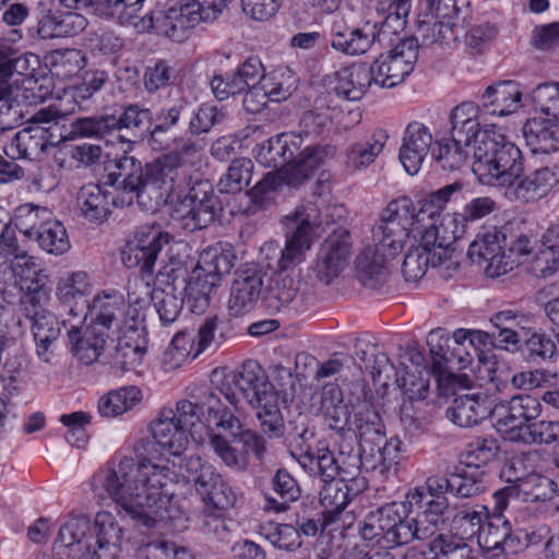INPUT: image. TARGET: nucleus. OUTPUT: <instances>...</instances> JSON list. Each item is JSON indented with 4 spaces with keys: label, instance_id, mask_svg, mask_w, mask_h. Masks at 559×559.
<instances>
[{
    "label": "nucleus",
    "instance_id": "49530a36",
    "mask_svg": "<svg viewBox=\"0 0 559 559\" xmlns=\"http://www.w3.org/2000/svg\"><path fill=\"white\" fill-rule=\"evenodd\" d=\"M391 503L369 511L359 523L361 538L372 547L385 549L388 526L390 524Z\"/></svg>",
    "mask_w": 559,
    "mask_h": 559
},
{
    "label": "nucleus",
    "instance_id": "393cba45",
    "mask_svg": "<svg viewBox=\"0 0 559 559\" xmlns=\"http://www.w3.org/2000/svg\"><path fill=\"white\" fill-rule=\"evenodd\" d=\"M432 134L421 122H409L404 131L399 158L409 175H416L428 155Z\"/></svg>",
    "mask_w": 559,
    "mask_h": 559
},
{
    "label": "nucleus",
    "instance_id": "bf43d9fd",
    "mask_svg": "<svg viewBox=\"0 0 559 559\" xmlns=\"http://www.w3.org/2000/svg\"><path fill=\"white\" fill-rule=\"evenodd\" d=\"M116 355L115 360L122 368H134L142 361L145 354V336L144 332L139 335L131 333H121L115 337Z\"/></svg>",
    "mask_w": 559,
    "mask_h": 559
},
{
    "label": "nucleus",
    "instance_id": "4c0bfd02",
    "mask_svg": "<svg viewBox=\"0 0 559 559\" xmlns=\"http://www.w3.org/2000/svg\"><path fill=\"white\" fill-rule=\"evenodd\" d=\"M217 411L215 426L222 431L228 432L233 440L241 442L246 452H252L258 459H261L265 452L263 438L249 429H243L233 411L224 406L222 402Z\"/></svg>",
    "mask_w": 559,
    "mask_h": 559
},
{
    "label": "nucleus",
    "instance_id": "e2e57ef3",
    "mask_svg": "<svg viewBox=\"0 0 559 559\" xmlns=\"http://www.w3.org/2000/svg\"><path fill=\"white\" fill-rule=\"evenodd\" d=\"M253 163L250 158H236L227 171L221 177L217 187L223 193H238L247 188L251 181Z\"/></svg>",
    "mask_w": 559,
    "mask_h": 559
},
{
    "label": "nucleus",
    "instance_id": "6e6d98bb",
    "mask_svg": "<svg viewBox=\"0 0 559 559\" xmlns=\"http://www.w3.org/2000/svg\"><path fill=\"white\" fill-rule=\"evenodd\" d=\"M52 218V213L47 209L32 203L19 205L11 216V223L29 239H34L37 231Z\"/></svg>",
    "mask_w": 559,
    "mask_h": 559
},
{
    "label": "nucleus",
    "instance_id": "3c124183",
    "mask_svg": "<svg viewBox=\"0 0 559 559\" xmlns=\"http://www.w3.org/2000/svg\"><path fill=\"white\" fill-rule=\"evenodd\" d=\"M273 490L276 496H267L263 509L276 513L287 510L290 502L300 496V489L295 478L285 469H278L272 479Z\"/></svg>",
    "mask_w": 559,
    "mask_h": 559
},
{
    "label": "nucleus",
    "instance_id": "f3484780",
    "mask_svg": "<svg viewBox=\"0 0 559 559\" xmlns=\"http://www.w3.org/2000/svg\"><path fill=\"white\" fill-rule=\"evenodd\" d=\"M507 231L504 228H492L478 234L469 245L467 254L475 263H487L489 276H499L510 272L512 262L506 261Z\"/></svg>",
    "mask_w": 559,
    "mask_h": 559
},
{
    "label": "nucleus",
    "instance_id": "79ce46f5",
    "mask_svg": "<svg viewBox=\"0 0 559 559\" xmlns=\"http://www.w3.org/2000/svg\"><path fill=\"white\" fill-rule=\"evenodd\" d=\"M152 112L147 108H141L139 105L131 104L123 107L122 112L116 116L115 131L127 130L132 133L133 140L126 139L119 135L122 142H127L128 150H131L133 144L144 136L150 135L151 132Z\"/></svg>",
    "mask_w": 559,
    "mask_h": 559
},
{
    "label": "nucleus",
    "instance_id": "39448f33",
    "mask_svg": "<svg viewBox=\"0 0 559 559\" xmlns=\"http://www.w3.org/2000/svg\"><path fill=\"white\" fill-rule=\"evenodd\" d=\"M301 134H278L258 146L257 160L265 167L295 174L296 177L287 178V182L292 187H297L310 176L312 170L321 166L325 158L335 153L333 146L307 145L301 148Z\"/></svg>",
    "mask_w": 559,
    "mask_h": 559
},
{
    "label": "nucleus",
    "instance_id": "4be33fe9",
    "mask_svg": "<svg viewBox=\"0 0 559 559\" xmlns=\"http://www.w3.org/2000/svg\"><path fill=\"white\" fill-rule=\"evenodd\" d=\"M386 528L389 532L384 550L409 544L414 539H427L435 534L432 526L425 525L419 515L408 516L407 507L403 502H391L390 524Z\"/></svg>",
    "mask_w": 559,
    "mask_h": 559
},
{
    "label": "nucleus",
    "instance_id": "a18cd8bd",
    "mask_svg": "<svg viewBox=\"0 0 559 559\" xmlns=\"http://www.w3.org/2000/svg\"><path fill=\"white\" fill-rule=\"evenodd\" d=\"M359 437L360 444H379L384 438V426L378 412L364 404L354 414V419L347 425Z\"/></svg>",
    "mask_w": 559,
    "mask_h": 559
},
{
    "label": "nucleus",
    "instance_id": "5fc2aeb1",
    "mask_svg": "<svg viewBox=\"0 0 559 559\" xmlns=\"http://www.w3.org/2000/svg\"><path fill=\"white\" fill-rule=\"evenodd\" d=\"M141 400L139 388L123 386L100 397L97 409L102 417H116L133 408Z\"/></svg>",
    "mask_w": 559,
    "mask_h": 559
},
{
    "label": "nucleus",
    "instance_id": "c756f323",
    "mask_svg": "<svg viewBox=\"0 0 559 559\" xmlns=\"http://www.w3.org/2000/svg\"><path fill=\"white\" fill-rule=\"evenodd\" d=\"M522 96L523 90L519 82L499 81L484 91L483 107L492 116L506 117L522 107Z\"/></svg>",
    "mask_w": 559,
    "mask_h": 559
},
{
    "label": "nucleus",
    "instance_id": "de8ad7c7",
    "mask_svg": "<svg viewBox=\"0 0 559 559\" xmlns=\"http://www.w3.org/2000/svg\"><path fill=\"white\" fill-rule=\"evenodd\" d=\"M22 37L21 28H12L7 37L0 36V76L10 78L13 73L25 74L28 71V58L13 47Z\"/></svg>",
    "mask_w": 559,
    "mask_h": 559
},
{
    "label": "nucleus",
    "instance_id": "f704fd0d",
    "mask_svg": "<svg viewBox=\"0 0 559 559\" xmlns=\"http://www.w3.org/2000/svg\"><path fill=\"white\" fill-rule=\"evenodd\" d=\"M177 270L165 267L159 270L156 278L160 284H166L168 289H157L153 295V305L159 316V320L164 325L174 323L180 314L182 305L186 302L183 297L175 295V284L178 275Z\"/></svg>",
    "mask_w": 559,
    "mask_h": 559
},
{
    "label": "nucleus",
    "instance_id": "5701e85b",
    "mask_svg": "<svg viewBox=\"0 0 559 559\" xmlns=\"http://www.w3.org/2000/svg\"><path fill=\"white\" fill-rule=\"evenodd\" d=\"M57 544L69 549L71 559H97L93 523L85 515L67 520L59 528Z\"/></svg>",
    "mask_w": 559,
    "mask_h": 559
},
{
    "label": "nucleus",
    "instance_id": "37998d69",
    "mask_svg": "<svg viewBox=\"0 0 559 559\" xmlns=\"http://www.w3.org/2000/svg\"><path fill=\"white\" fill-rule=\"evenodd\" d=\"M320 412L332 429L344 430L349 424L350 407L344 401L342 390L335 384L323 388Z\"/></svg>",
    "mask_w": 559,
    "mask_h": 559
},
{
    "label": "nucleus",
    "instance_id": "c9c22d12",
    "mask_svg": "<svg viewBox=\"0 0 559 559\" xmlns=\"http://www.w3.org/2000/svg\"><path fill=\"white\" fill-rule=\"evenodd\" d=\"M372 85L370 70L365 63L343 68L334 73V93L346 100L361 99Z\"/></svg>",
    "mask_w": 559,
    "mask_h": 559
},
{
    "label": "nucleus",
    "instance_id": "2eb2a0df",
    "mask_svg": "<svg viewBox=\"0 0 559 559\" xmlns=\"http://www.w3.org/2000/svg\"><path fill=\"white\" fill-rule=\"evenodd\" d=\"M33 124L17 131L4 151L12 159H39L49 146H55L64 138L57 123L46 126L33 116Z\"/></svg>",
    "mask_w": 559,
    "mask_h": 559
},
{
    "label": "nucleus",
    "instance_id": "20e7f679",
    "mask_svg": "<svg viewBox=\"0 0 559 559\" xmlns=\"http://www.w3.org/2000/svg\"><path fill=\"white\" fill-rule=\"evenodd\" d=\"M479 121L451 127L452 139L469 146L474 141L473 173L483 185L507 186L523 173L521 150L493 126L480 130Z\"/></svg>",
    "mask_w": 559,
    "mask_h": 559
},
{
    "label": "nucleus",
    "instance_id": "dca6fc26",
    "mask_svg": "<svg viewBox=\"0 0 559 559\" xmlns=\"http://www.w3.org/2000/svg\"><path fill=\"white\" fill-rule=\"evenodd\" d=\"M169 240V234L160 226H141L127 242L122 251V262L129 269L140 267L142 273L152 275L157 257Z\"/></svg>",
    "mask_w": 559,
    "mask_h": 559
},
{
    "label": "nucleus",
    "instance_id": "c85d7f7f",
    "mask_svg": "<svg viewBox=\"0 0 559 559\" xmlns=\"http://www.w3.org/2000/svg\"><path fill=\"white\" fill-rule=\"evenodd\" d=\"M78 324L76 321L69 319L70 350L82 364L91 365L99 358L107 342H112V335L106 334L93 325L81 331Z\"/></svg>",
    "mask_w": 559,
    "mask_h": 559
},
{
    "label": "nucleus",
    "instance_id": "423d86ee",
    "mask_svg": "<svg viewBox=\"0 0 559 559\" xmlns=\"http://www.w3.org/2000/svg\"><path fill=\"white\" fill-rule=\"evenodd\" d=\"M235 260L230 250L221 248H209L201 253L189 280H182L186 283L183 299L192 312L201 314L209 308L213 293L222 277L231 271Z\"/></svg>",
    "mask_w": 559,
    "mask_h": 559
},
{
    "label": "nucleus",
    "instance_id": "9d476101",
    "mask_svg": "<svg viewBox=\"0 0 559 559\" xmlns=\"http://www.w3.org/2000/svg\"><path fill=\"white\" fill-rule=\"evenodd\" d=\"M461 189L462 185L460 183L448 185L439 189L425 200L418 211L411 198L401 197L386 205L379 219L388 223H399V225L414 228L419 235H423L425 221L433 218L438 211L450 201L451 197L455 192H460Z\"/></svg>",
    "mask_w": 559,
    "mask_h": 559
},
{
    "label": "nucleus",
    "instance_id": "bb28decb",
    "mask_svg": "<svg viewBox=\"0 0 559 559\" xmlns=\"http://www.w3.org/2000/svg\"><path fill=\"white\" fill-rule=\"evenodd\" d=\"M106 169L108 171L106 185L134 193L136 199L142 198L145 188V169L141 160L128 155L124 151V154L110 163Z\"/></svg>",
    "mask_w": 559,
    "mask_h": 559
},
{
    "label": "nucleus",
    "instance_id": "c03bdc74",
    "mask_svg": "<svg viewBox=\"0 0 559 559\" xmlns=\"http://www.w3.org/2000/svg\"><path fill=\"white\" fill-rule=\"evenodd\" d=\"M433 260H438V257L433 255L432 245H426L423 235H420V243L412 247L404 258L402 273L405 280L408 282L418 281L426 274L429 266L437 269L441 277L450 278L451 276H445L443 274L445 271L437 265Z\"/></svg>",
    "mask_w": 559,
    "mask_h": 559
},
{
    "label": "nucleus",
    "instance_id": "a878e982",
    "mask_svg": "<svg viewBox=\"0 0 559 559\" xmlns=\"http://www.w3.org/2000/svg\"><path fill=\"white\" fill-rule=\"evenodd\" d=\"M388 138L384 131L377 130L349 142L342 155L345 169L350 174L368 169L383 152Z\"/></svg>",
    "mask_w": 559,
    "mask_h": 559
},
{
    "label": "nucleus",
    "instance_id": "69168bd1",
    "mask_svg": "<svg viewBox=\"0 0 559 559\" xmlns=\"http://www.w3.org/2000/svg\"><path fill=\"white\" fill-rule=\"evenodd\" d=\"M34 240L39 247L51 254H62L70 248L66 227L53 217L37 231Z\"/></svg>",
    "mask_w": 559,
    "mask_h": 559
},
{
    "label": "nucleus",
    "instance_id": "58836bf2",
    "mask_svg": "<svg viewBox=\"0 0 559 559\" xmlns=\"http://www.w3.org/2000/svg\"><path fill=\"white\" fill-rule=\"evenodd\" d=\"M393 258L388 255V251H381L377 245L365 248L356 261L358 278L361 284L369 288H376L384 283L389 275L388 262Z\"/></svg>",
    "mask_w": 559,
    "mask_h": 559
},
{
    "label": "nucleus",
    "instance_id": "2f4dec72",
    "mask_svg": "<svg viewBox=\"0 0 559 559\" xmlns=\"http://www.w3.org/2000/svg\"><path fill=\"white\" fill-rule=\"evenodd\" d=\"M490 415V402L483 394H463L453 399L447 408V417L454 425L469 428L480 424Z\"/></svg>",
    "mask_w": 559,
    "mask_h": 559
},
{
    "label": "nucleus",
    "instance_id": "13d9d810",
    "mask_svg": "<svg viewBox=\"0 0 559 559\" xmlns=\"http://www.w3.org/2000/svg\"><path fill=\"white\" fill-rule=\"evenodd\" d=\"M4 252H7L10 258L17 290L22 289V287H19L21 282H33L41 271L36 258L20 248L15 239H10L9 242H5Z\"/></svg>",
    "mask_w": 559,
    "mask_h": 559
},
{
    "label": "nucleus",
    "instance_id": "cd10ccee",
    "mask_svg": "<svg viewBox=\"0 0 559 559\" xmlns=\"http://www.w3.org/2000/svg\"><path fill=\"white\" fill-rule=\"evenodd\" d=\"M518 178L506 186L508 187L507 195L523 203H532L545 198L559 182L557 173L550 167L538 168L514 183Z\"/></svg>",
    "mask_w": 559,
    "mask_h": 559
},
{
    "label": "nucleus",
    "instance_id": "8fccbe9b",
    "mask_svg": "<svg viewBox=\"0 0 559 559\" xmlns=\"http://www.w3.org/2000/svg\"><path fill=\"white\" fill-rule=\"evenodd\" d=\"M372 233L379 249L381 251H388L389 257H396L404 248L409 236L414 234V237H416L418 234L414 228L381 219L374 225Z\"/></svg>",
    "mask_w": 559,
    "mask_h": 559
},
{
    "label": "nucleus",
    "instance_id": "aec40b11",
    "mask_svg": "<svg viewBox=\"0 0 559 559\" xmlns=\"http://www.w3.org/2000/svg\"><path fill=\"white\" fill-rule=\"evenodd\" d=\"M91 287L85 272L78 271L62 276L57 285L56 296L60 302L59 316L68 313L71 320L82 323L86 318Z\"/></svg>",
    "mask_w": 559,
    "mask_h": 559
},
{
    "label": "nucleus",
    "instance_id": "052dcab7",
    "mask_svg": "<svg viewBox=\"0 0 559 559\" xmlns=\"http://www.w3.org/2000/svg\"><path fill=\"white\" fill-rule=\"evenodd\" d=\"M503 511H496L493 507V515L487 520L483 532L477 542L478 546L486 552L492 555L500 552L504 539L509 534L510 522L502 516ZM493 558V556H491Z\"/></svg>",
    "mask_w": 559,
    "mask_h": 559
},
{
    "label": "nucleus",
    "instance_id": "864d4df0",
    "mask_svg": "<svg viewBox=\"0 0 559 559\" xmlns=\"http://www.w3.org/2000/svg\"><path fill=\"white\" fill-rule=\"evenodd\" d=\"M141 400L139 388L123 386L100 397L97 409L102 417H116L133 408Z\"/></svg>",
    "mask_w": 559,
    "mask_h": 559
},
{
    "label": "nucleus",
    "instance_id": "412c9836",
    "mask_svg": "<svg viewBox=\"0 0 559 559\" xmlns=\"http://www.w3.org/2000/svg\"><path fill=\"white\" fill-rule=\"evenodd\" d=\"M192 183V175L183 170L175 157L166 153L145 165V186L164 190L168 197L183 193Z\"/></svg>",
    "mask_w": 559,
    "mask_h": 559
},
{
    "label": "nucleus",
    "instance_id": "a19ab883",
    "mask_svg": "<svg viewBox=\"0 0 559 559\" xmlns=\"http://www.w3.org/2000/svg\"><path fill=\"white\" fill-rule=\"evenodd\" d=\"M88 105L75 85L68 86L57 94L56 99L49 106L35 112V120L39 122L57 123L58 120L76 110L87 109Z\"/></svg>",
    "mask_w": 559,
    "mask_h": 559
},
{
    "label": "nucleus",
    "instance_id": "6e6552de",
    "mask_svg": "<svg viewBox=\"0 0 559 559\" xmlns=\"http://www.w3.org/2000/svg\"><path fill=\"white\" fill-rule=\"evenodd\" d=\"M443 205L431 219L425 221L423 240L426 245H432L433 260L440 265L445 276H452L459 267V260L455 250L451 246L466 231L467 222L462 213H447L441 216Z\"/></svg>",
    "mask_w": 559,
    "mask_h": 559
},
{
    "label": "nucleus",
    "instance_id": "b1692460",
    "mask_svg": "<svg viewBox=\"0 0 559 559\" xmlns=\"http://www.w3.org/2000/svg\"><path fill=\"white\" fill-rule=\"evenodd\" d=\"M349 235L346 230L331 235L322 245L316 264L320 282L329 285L348 263L350 254Z\"/></svg>",
    "mask_w": 559,
    "mask_h": 559
},
{
    "label": "nucleus",
    "instance_id": "e433bc0d",
    "mask_svg": "<svg viewBox=\"0 0 559 559\" xmlns=\"http://www.w3.org/2000/svg\"><path fill=\"white\" fill-rule=\"evenodd\" d=\"M59 321L53 313L35 318L32 321V334L36 345V355L44 361L49 362L55 355L56 344L61 334V324L67 326L69 319Z\"/></svg>",
    "mask_w": 559,
    "mask_h": 559
},
{
    "label": "nucleus",
    "instance_id": "4468645a",
    "mask_svg": "<svg viewBox=\"0 0 559 559\" xmlns=\"http://www.w3.org/2000/svg\"><path fill=\"white\" fill-rule=\"evenodd\" d=\"M451 492L450 477L438 475L429 476L424 486L417 487L406 496L411 508H417L421 522L432 526L433 533L444 524V514L449 508L445 492Z\"/></svg>",
    "mask_w": 559,
    "mask_h": 559
},
{
    "label": "nucleus",
    "instance_id": "f257e3e1",
    "mask_svg": "<svg viewBox=\"0 0 559 559\" xmlns=\"http://www.w3.org/2000/svg\"><path fill=\"white\" fill-rule=\"evenodd\" d=\"M211 384L195 388L175 407L162 408L152 421L154 440L171 453L173 460L154 462L143 456L138 461L130 456L112 460L92 478L95 496L107 495L126 516L147 527L156 522L180 519L183 514L181 498L189 491V479L177 467L186 464L188 459H182L181 454L206 414L215 420L221 396L237 409L241 394L257 411L265 435L271 438L284 435L281 408L285 400L257 360L245 361L236 372L225 374L214 370Z\"/></svg>",
    "mask_w": 559,
    "mask_h": 559
},
{
    "label": "nucleus",
    "instance_id": "6ab92c4d",
    "mask_svg": "<svg viewBox=\"0 0 559 559\" xmlns=\"http://www.w3.org/2000/svg\"><path fill=\"white\" fill-rule=\"evenodd\" d=\"M263 289V275L254 267L238 270L233 280L228 311L233 317H243L258 305Z\"/></svg>",
    "mask_w": 559,
    "mask_h": 559
},
{
    "label": "nucleus",
    "instance_id": "1a4fd4ad",
    "mask_svg": "<svg viewBox=\"0 0 559 559\" xmlns=\"http://www.w3.org/2000/svg\"><path fill=\"white\" fill-rule=\"evenodd\" d=\"M393 41L391 32L379 22L366 21L349 26L343 20H335L331 27V46L347 56H361L372 48H384Z\"/></svg>",
    "mask_w": 559,
    "mask_h": 559
},
{
    "label": "nucleus",
    "instance_id": "7ed1b4c3",
    "mask_svg": "<svg viewBox=\"0 0 559 559\" xmlns=\"http://www.w3.org/2000/svg\"><path fill=\"white\" fill-rule=\"evenodd\" d=\"M144 2L145 0H99V12L121 25L133 24L139 32L154 31L181 43L198 24L215 22L226 8L227 0H192L152 12L133 22Z\"/></svg>",
    "mask_w": 559,
    "mask_h": 559
},
{
    "label": "nucleus",
    "instance_id": "0eeeda50",
    "mask_svg": "<svg viewBox=\"0 0 559 559\" xmlns=\"http://www.w3.org/2000/svg\"><path fill=\"white\" fill-rule=\"evenodd\" d=\"M536 110L547 117L528 119L523 126V136L533 153L559 151V82L536 86L531 94Z\"/></svg>",
    "mask_w": 559,
    "mask_h": 559
},
{
    "label": "nucleus",
    "instance_id": "ea45409f",
    "mask_svg": "<svg viewBox=\"0 0 559 559\" xmlns=\"http://www.w3.org/2000/svg\"><path fill=\"white\" fill-rule=\"evenodd\" d=\"M78 204L81 214L92 223H102L110 214V209L115 204L110 192L98 185H86L81 188Z\"/></svg>",
    "mask_w": 559,
    "mask_h": 559
},
{
    "label": "nucleus",
    "instance_id": "473e14b6",
    "mask_svg": "<svg viewBox=\"0 0 559 559\" xmlns=\"http://www.w3.org/2000/svg\"><path fill=\"white\" fill-rule=\"evenodd\" d=\"M93 535L97 559H117L123 536L122 528L112 513L100 511L93 523Z\"/></svg>",
    "mask_w": 559,
    "mask_h": 559
},
{
    "label": "nucleus",
    "instance_id": "7c9ffc66",
    "mask_svg": "<svg viewBox=\"0 0 559 559\" xmlns=\"http://www.w3.org/2000/svg\"><path fill=\"white\" fill-rule=\"evenodd\" d=\"M320 491V504L322 507L323 525L335 523L346 508L352 497L358 495L365 487H358L343 479L324 481Z\"/></svg>",
    "mask_w": 559,
    "mask_h": 559
},
{
    "label": "nucleus",
    "instance_id": "9b49d317",
    "mask_svg": "<svg viewBox=\"0 0 559 559\" xmlns=\"http://www.w3.org/2000/svg\"><path fill=\"white\" fill-rule=\"evenodd\" d=\"M186 471L192 477L195 490L204 504L203 509L228 511L236 506L238 495L216 472L215 467L200 456L186 461Z\"/></svg>",
    "mask_w": 559,
    "mask_h": 559
},
{
    "label": "nucleus",
    "instance_id": "680f3d73",
    "mask_svg": "<svg viewBox=\"0 0 559 559\" xmlns=\"http://www.w3.org/2000/svg\"><path fill=\"white\" fill-rule=\"evenodd\" d=\"M376 11L384 15L380 24L397 35L404 29L412 9V0H374Z\"/></svg>",
    "mask_w": 559,
    "mask_h": 559
},
{
    "label": "nucleus",
    "instance_id": "0e129e2a",
    "mask_svg": "<svg viewBox=\"0 0 559 559\" xmlns=\"http://www.w3.org/2000/svg\"><path fill=\"white\" fill-rule=\"evenodd\" d=\"M188 102L183 98L178 99L171 106L163 107L156 115V123L150 132L151 144L156 148L164 147L163 135L175 128L181 115L187 110Z\"/></svg>",
    "mask_w": 559,
    "mask_h": 559
},
{
    "label": "nucleus",
    "instance_id": "09e8293b",
    "mask_svg": "<svg viewBox=\"0 0 559 559\" xmlns=\"http://www.w3.org/2000/svg\"><path fill=\"white\" fill-rule=\"evenodd\" d=\"M489 416L492 417L497 430L500 431L506 439L522 442L524 429H528L530 424H526L519 412H515V407L510 400L501 402L495 407L490 406Z\"/></svg>",
    "mask_w": 559,
    "mask_h": 559
},
{
    "label": "nucleus",
    "instance_id": "f8f14e48",
    "mask_svg": "<svg viewBox=\"0 0 559 559\" xmlns=\"http://www.w3.org/2000/svg\"><path fill=\"white\" fill-rule=\"evenodd\" d=\"M188 192L178 194L174 206V218L181 221L189 231L210 225L216 215L218 201L209 181H195Z\"/></svg>",
    "mask_w": 559,
    "mask_h": 559
},
{
    "label": "nucleus",
    "instance_id": "a211bd4d",
    "mask_svg": "<svg viewBox=\"0 0 559 559\" xmlns=\"http://www.w3.org/2000/svg\"><path fill=\"white\" fill-rule=\"evenodd\" d=\"M87 310L92 317L91 325L106 334H111L112 342L121 333L141 334V332L129 331L127 325H130L131 318L126 316L122 297L116 292L96 295L92 302H88Z\"/></svg>",
    "mask_w": 559,
    "mask_h": 559
},
{
    "label": "nucleus",
    "instance_id": "72a5a7b5",
    "mask_svg": "<svg viewBox=\"0 0 559 559\" xmlns=\"http://www.w3.org/2000/svg\"><path fill=\"white\" fill-rule=\"evenodd\" d=\"M150 277L151 275L143 273L142 276H135L128 281V306L126 316L131 318L130 325H127L129 331L142 333L145 330V310L150 302L153 301V295H155L157 290L151 287Z\"/></svg>",
    "mask_w": 559,
    "mask_h": 559
},
{
    "label": "nucleus",
    "instance_id": "f03ea898",
    "mask_svg": "<svg viewBox=\"0 0 559 559\" xmlns=\"http://www.w3.org/2000/svg\"><path fill=\"white\" fill-rule=\"evenodd\" d=\"M283 224L286 230L284 248L281 249L273 242L264 243L262 248V251L267 252V257L272 253V258H276L278 271L271 278L263 298L265 308L271 312L301 309V298L298 296L299 282L283 271L300 264L314 241L317 229L322 224L318 199L301 202L284 217Z\"/></svg>",
    "mask_w": 559,
    "mask_h": 559
},
{
    "label": "nucleus",
    "instance_id": "603ef678",
    "mask_svg": "<svg viewBox=\"0 0 559 559\" xmlns=\"http://www.w3.org/2000/svg\"><path fill=\"white\" fill-rule=\"evenodd\" d=\"M412 38L416 39L417 44L420 40L424 46H450L457 38L455 23L425 16L418 22L416 35Z\"/></svg>",
    "mask_w": 559,
    "mask_h": 559
},
{
    "label": "nucleus",
    "instance_id": "ddd939ff",
    "mask_svg": "<svg viewBox=\"0 0 559 559\" xmlns=\"http://www.w3.org/2000/svg\"><path fill=\"white\" fill-rule=\"evenodd\" d=\"M417 58L416 39H401L393 49L381 53L368 67L372 84L383 88L399 85L413 72Z\"/></svg>",
    "mask_w": 559,
    "mask_h": 559
},
{
    "label": "nucleus",
    "instance_id": "774afa93",
    "mask_svg": "<svg viewBox=\"0 0 559 559\" xmlns=\"http://www.w3.org/2000/svg\"><path fill=\"white\" fill-rule=\"evenodd\" d=\"M115 115L78 118L71 123V133L80 138H103L115 132Z\"/></svg>",
    "mask_w": 559,
    "mask_h": 559
},
{
    "label": "nucleus",
    "instance_id": "4d7b16f0",
    "mask_svg": "<svg viewBox=\"0 0 559 559\" xmlns=\"http://www.w3.org/2000/svg\"><path fill=\"white\" fill-rule=\"evenodd\" d=\"M271 102L286 100L297 88L296 74L280 67L263 75L260 80Z\"/></svg>",
    "mask_w": 559,
    "mask_h": 559
},
{
    "label": "nucleus",
    "instance_id": "338daca9",
    "mask_svg": "<svg viewBox=\"0 0 559 559\" xmlns=\"http://www.w3.org/2000/svg\"><path fill=\"white\" fill-rule=\"evenodd\" d=\"M338 465V479H343L366 488V479L360 477L362 466L361 453L355 451L350 444L341 445L336 455Z\"/></svg>",
    "mask_w": 559,
    "mask_h": 559
}]
</instances>
